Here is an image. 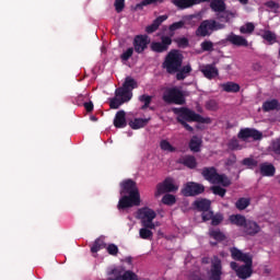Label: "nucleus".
Listing matches in <instances>:
<instances>
[{
    "label": "nucleus",
    "instance_id": "obj_1",
    "mask_svg": "<svg viewBox=\"0 0 280 280\" xmlns=\"http://www.w3.org/2000/svg\"><path fill=\"white\" fill-rule=\"evenodd\" d=\"M120 196H122L117 205L119 211L130 209L132 207H139L141 205V194L137 182L132 179H125L120 183Z\"/></svg>",
    "mask_w": 280,
    "mask_h": 280
},
{
    "label": "nucleus",
    "instance_id": "obj_2",
    "mask_svg": "<svg viewBox=\"0 0 280 280\" xmlns=\"http://www.w3.org/2000/svg\"><path fill=\"white\" fill-rule=\"evenodd\" d=\"M183 58L180 51L173 49L166 55L162 67L165 69L166 73L174 75V73L183 67Z\"/></svg>",
    "mask_w": 280,
    "mask_h": 280
},
{
    "label": "nucleus",
    "instance_id": "obj_3",
    "mask_svg": "<svg viewBox=\"0 0 280 280\" xmlns=\"http://www.w3.org/2000/svg\"><path fill=\"white\" fill-rule=\"evenodd\" d=\"M173 113L177 115V121L186 119V121H197V124H211V118H205L187 107H174Z\"/></svg>",
    "mask_w": 280,
    "mask_h": 280
},
{
    "label": "nucleus",
    "instance_id": "obj_4",
    "mask_svg": "<svg viewBox=\"0 0 280 280\" xmlns=\"http://www.w3.org/2000/svg\"><path fill=\"white\" fill-rule=\"evenodd\" d=\"M226 25L220 23L213 19L203 20L196 30V36L206 38V36H211L213 32H219V30H224Z\"/></svg>",
    "mask_w": 280,
    "mask_h": 280
},
{
    "label": "nucleus",
    "instance_id": "obj_5",
    "mask_svg": "<svg viewBox=\"0 0 280 280\" xmlns=\"http://www.w3.org/2000/svg\"><path fill=\"white\" fill-rule=\"evenodd\" d=\"M162 100L166 104H176L177 106H183L185 104V102H186L185 94L178 88H170V89H167L164 92V94L162 96Z\"/></svg>",
    "mask_w": 280,
    "mask_h": 280
},
{
    "label": "nucleus",
    "instance_id": "obj_6",
    "mask_svg": "<svg viewBox=\"0 0 280 280\" xmlns=\"http://www.w3.org/2000/svg\"><path fill=\"white\" fill-rule=\"evenodd\" d=\"M182 194L185 198L200 196V194H205V185L196 182H187L182 189Z\"/></svg>",
    "mask_w": 280,
    "mask_h": 280
},
{
    "label": "nucleus",
    "instance_id": "obj_7",
    "mask_svg": "<svg viewBox=\"0 0 280 280\" xmlns=\"http://www.w3.org/2000/svg\"><path fill=\"white\" fill-rule=\"evenodd\" d=\"M172 191H178V186L174 185V178L166 177L163 183L156 185L155 196L172 194Z\"/></svg>",
    "mask_w": 280,
    "mask_h": 280
},
{
    "label": "nucleus",
    "instance_id": "obj_8",
    "mask_svg": "<svg viewBox=\"0 0 280 280\" xmlns=\"http://www.w3.org/2000/svg\"><path fill=\"white\" fill-rule=\"evenodd\" d=\"M237 137L242 141H248V139H253L254 141H261V139H264V133L254 128H244L240 130Z\"/></svg>",
    "mask_w": 280,
    "mask_h": 280
},
{
    "label": "nucleus",
    "instance_id": "obj_9",
    "mask_svg": "<svg viewBox=\"0 0 280 280\" xmlns=\"http://www.w3.org/2000/svg\"><path fill=\"white\" fill-rule=\"evenodd\" d=\"M170 45H172V37L167 35L161 36V42H152L151 43V51L155 54H163L170 49Z\"/></svg>",
    "mask_w": 280,
    "mask_h": 280
},
{
    "label": "nucleus",
    "instance_id": "obj_10",
    "mask_svg": "<svg viewBox=\"0 0 280 280\" xmlns=\"http://www.w3.org/2000/svg\"><path fill=\"white\" fill-rule=\"evenodd\" d=\"M150 37L148 35H137L133 38V50L136 54H143L148 49Z\"/></svg>",
    "mask_w": 280,
    "mask_h": 280
},
{
    "label": "nucleus",
    "instance_id": "obj_11",
    "mask_svg": "<svg viewBox=\"0 0 280 280\" xmlns=\"http://www.w3.org/2000/svg\"><path fill=\"white\" fill-rule=\"evenodd\" d=\"M156 218V212L151 208L144 207L138 210V219L141 220V224L143 222H153Z\"/></svg>",
    "mask_w": 280,
    "mask_h": 280
},
{
    "label": "nucleus",
    "instance_id": "obj_12",
    "mask_svg": "<svg viewBox=\"0 0 280 280\" xmlns=\"http://www.w3.org/2000/svg\"><path fill=\"white\" fill-rule=\"evenodd\" d=\"M225 40L235 47H248V39L242 35H235V33H230Z\"/></svg>",
    "mask_w": 280,
    "mask_h": 280
},
{
    "label": "nucleus",
    "instance_id": "obj_13",
    "mask_svg": "<svg viewBox=\"0 0 280 280\" xmlns=\"http://www.w3.org/2000/svg\"><path fill=\"white\" fill-rule=\"evenodd\" d=\"M222 278V260L214 256L212 260V267H211V280H220Z\"/></svg>",
    "mask_w": 280,
    "mask_h": 280
},
{
    "label": "nucleus",
    "instance_id": "obj_14",
    "mask_svg": "<svg viewBox=\"0 0 280 280\" xmlns=\"http://www.w3.org/2000/svg\"><path fill=\"white\" fill-rule=\"evenodd\" d=\"M253 276V259L249 261H245V265L240 266V269L236 272V277L238 279H250Z\"/></svg>",
    "mask_w": 280,
    "mask_h": 280
},
{
    "label": "nucleus",
    "instance_id": "obj_15",
    "mask_svg": "<svg viewBox=\"0 0 280 280\" xmlns=\"http://www.w3.org/2000/svg\"><path fill=\"white\" fill-rule=\"evenodd\" d=\"M219 175L220 173L214 166L203 167L201 172V176H203L205 180L212 183V185H215V180H218Z\"/></svg>",
    "mask_w": 280,
    "mask_h": 280
},
{
    "label": "nucleus",
    "instance_id": "obj_16",
    "mask_svg": "<svg viewBox=\"0 0 280 280\" xmlns=\"http://www.w3.org/2000/svg\"><path fill=\"white\" fill-rule=\"evenodd\" d=\"M232 259H234L235 261H249L253 260V256H250V254H244L242 250L237 249V247H232L230 249Z\"/></svg>",
    "mask_w": 280,
    "mask_h": 280
},
{
    "label": "nucleus",
    "instance_id": "obj_17",
    "mask_svg": "<svg viewBox=\"0 0 280 280\" xmlns=\"http://www.w3.org/2000/svg\"><path fill=\"white\" fill-rule=\"evenodd\" d=\"M244 233L246 235H250L252 237L257 235V233H260L261 228L257 222L247 220L246 223L243 225Z\"/></svg>",
    "mask_w": 280,
    "mask_h": 280
},
{
    "label": "nucleus",
    "instance_id": "obj_18",
    "mask_svg": "<svg viewBox=\"0 0 280 280\" xmlns=\"http://www.w3.org/2000/svg\"><path fill=\"white\" fill-rule=\"evenodd\" d=\"M180 165L188 167V170H196L198 167V161L194 155H184L178 160Z\"/></svg>",
    "mask_w": 280,
    "mask_h": 280
},
{
    "label": "nucleus",
    "instance_id": "obj_19",
    "mask_svg": "<svg viewBox=\"0 0 280 280\" xmlns=\"http://www.w3.org/2000/svg\"><path fill=\"white\" fill-rule=\"evenodd\" d=\"M201 73L207 80H213L220 75V71L213 65H206L201 69Z\"/></svg>",
    "mask_w": 280,
    "mask_h": 280
},
{
    "label": "nucleus",
    "instance_id": "obj_20",
    "mask_svg": "<svg viewBox=\"0 0 280 280\" xmlns=\"http://www.w3.org/2000/svg\"><path fill=\"white\" fill-rule=\"evenodd\" d=\"M259 172L262 176L272 177L277 174V168L268 162L259 164Z\"/></svg>",
    "mask_w": 280,
    "mask_h": 280
},
{
    "label": "nucleus",
    "instance_id": "obj_21",
    "mask_svg": "<svg viewBox=\"0 0 280 280\" xmlns=\"http://www.w3.org/2000/svg\"><path fill=\"white\" fill-rule=\"evenodd\" d=\"M164 21H167V15H160L158 16L151 25H148L145 27V32L147 34H154V32H156V30H159V27H161V25L164 23Z\"/></svg>",
    "mask_w": 280,
    "mask_h": 280
},
{
    "label": "nucleus",
    "instance_id": "obj_22",
    "mask_svg": "<svg viewBox=\"0 0 280 280\" xmlns=\"http://www.w3.org/2000/svg\"><path fill=\"white\" fill-rule=\"evenodd\" d=\"M115 128H126L128 122L126 121V112L124 109L118 110L114 118Z\"/></svg>",
    "mask_w": 280,
    "mask_h": 280
},
{
    "label": "nucleus",
    "instance_id": "obj_23",
    "mask_svg": "<svg viewBox=\"0 0 280 280\" xmlns=\"http://www.w3.org/2000/svg\"><path fill=\"white\" fill-rule=\"evenodd\" d=\"M115 96L120 98L122 102H130L132 100V92L124 86L116 89Z\"/></svg>",
    "mask_w": 280,
    "mask_h": 280
},
{
    "label": "nucleus",
    "instance_id": "obj_24",
    "mask_svg": "<svg viewBox=\"0 0 280 280\" xmlns=\"http://www.w3.org/2000/svg\"><path fill=\"white\" fill-rule=\"evenodd\" d=\"M264 113H270V110H280V103L277 98L266 101L262 103Z\"/></svg>",
    "mask_w": 280,
    "mask_h": 280
},
{
    "label": "nucleus",
    "instance_id": "obj_25",
    "mask_svg": "<svg viewBox=\"0 0 280 280\" xmlns=\"http://www.w3.org/2000/svg\"><path fill=\"white\" fill-rule=\"evenodd\" d=\"M150 121V118H135L129 121L130 128L132 130H139L140 128H145Z\"/></svg>",
    "mask_w": 280,
    "mask_h": 280
},
{
    "label": "nucleus",
    "instance_id": "obj_26",
    "mask_svg": "<svg viewBox=\"0 0 280 280\" xmlns=\"http://www.w3.org/2000/svg\"><path fill=\"white\" fill-rule=\"evenodd\" d=\"M173 5L178 8V10H189V8H194V0H172Z\"/></svg>",
    "mask_w": 280,
    "mask_h": 280
},
{
    "label": "nucleus",
    "instance_id": "obj_27",
    "mask_svg": "<svg viewBox=\"0 0 280 280\" xmlns=\"http://www.w3.org/2000/svg\"><path fill=\"white\" fill-rule=\"evenodd\" d=\"M188 148L190 152H200V148H202V139L198 136H192L188 143Z\"/></svg>",
    "mask_w": 280,
    "mask_h": 280
},
{
    "label": "nucleus",
    "instance_id": "obj_28",
    "mask_svg": "<svg viewBox=\"0 0 280 280\" xmlns=\"http://www.w3.org/2000/svg\"><path fill=\"white\" fill-rule=\"evenodd\" d=\"M209 237L215 240V242H224L226 240V235L220 231V229L210 228L208 232Z\"/></svg>",
    "mask_w": 280,
    "mask_h": 280
},
{
    "label": "nucleus",
    "instance_id": "obj_29",
    "mask_svg": "<svg viewBox=\"0 0 280 280\" xmlns=\"http://www.w3.org/2000/svg\"><path fill=\"white\" fill-rule=\"evenodd\" d=\"M198 211H209L211 209V201L209 199L196 200L192 203Z\"/></svg>",
    "mask_w": 280,
    "mask_h": 280
},
{
    "label": "nucleus",
    "instance_id": "obj_30",
    "mask_svg": "<svg viewBox=\"0 0 280 280\" xmlns=\"http://www.w3.org/2000/svg\"><path fill=\"white\" fill-rule=\"evenodd\" d=\"M230 223L234 224L235 226H243L246 224L248 220H246V217L242 214H232L229 217Z\"/></svg>",
    "mask_w": 280,
    "mask_h": 280
},
{
    "label": "nucleus",
    "instance_id": "obj_31",
    "mask_svg": "<svg viewBox=\"0 0 280 280\" xmlns=\"http://www.w3.org/2000/svg\"><path fill=\"white\" fill-rule=\"evenodd\" d=\"M176 73V80L180 81V80H185V78H187V75H189L191 73V66L190 65H186V66H182L180 68H178V71L175 72Z\"/></svg>",
    "mask_w": 280,
    "mask_h": 280
},
{
    "label": "nucleus",
    "instance_id": "obj_32",
    "mask_svg": "<svg viewBox=\"0 0 280 280\" xmlns=\"http://www.w3.org/2000/svg\"><path fill=\"white\" fill-rule=\"evenodd\" d=\"M221 89L225 93H240V84L235 82H226L221 84Z\"/></svg>",
    "mask_w": 280,
    "mask_h": 280
},
{
    "label": "nucleus",
    "instance_id": "obj_33",
    "mask_svg": "<svg viewBox=\"0 0 280 280\" xmlns=\"http://www.w3.org/2000/svg\"><path fill=\"white\" fill-rule=\"evenodd\" d=\"M210 8L213 10V12H224L226 10V3H224V0H210Z\"/></svg>",
    "mask_w": 280,
    "mask_h": 280
},
{
    "label": "nucleus",
    "instance_id": "obj_34",
    "mask_svg": "<svg viewBox=\"0 0 280 280\" xmlns=\"http://www.w3.org/2000/svg\"><path fill=\"white\" fill-rule=\"evenodd\" d=\"M104 248H106V242H104V237H98L94 241L91 253H100Z\"/></svg>",
    "mask_w": 280,
    "mask_h": 280
},
{
    "label": "nucleus",
    "instance_id": "obj_35",
    "mask_svg": "<svg viewBox=\"0 0 280 280\" xmlns=\"http://www.w3.org/2000/svg\"><path fill=\"white\" fill-rule=\"evenodd\" d=\"M124 272V268L117 267L108 271V277L110 280H121Z\"/></svg>",
    "mask_w": 280,
    "mask_h": 280
},
{
    "label": "nucleus",
    "instance_id": "obj_36",
    "mask_svg": "<svg viewBox=\"0 0 280 280\" xmlns=\"http://www.w3.org/2000/svg\"><path fill=\"white\" fill-rule=\"evenodd\" d=\"M138 86L139 84L131 77H127L122 83V88L127 89L130 93H132L133 89H137Z\"/></svg>",
    "mask_w": 280,
    "mask_h": 280
},
{
    "label": "nucleus",
    "instance_id": "obj_37",
    "mask_svg": "<svg viewBox=\"0 0 280 280\" xmlns=\"http://www.w3.org/2000/svg\"><path fill=\"white\" fill-rule=\"evenodd\" d=\"M236 209L238 211H244V209H248L250 207V198L242 197L235 202Z\"/></svg>",
    "mask_w": 280,
    "mask_h": 280
},
{
    "label": "nucleus",
    "instance_id": "obj_38",
    "mask_svg": "<svg viewBox=\"0 0 280 280\" xmlns=\"http://www.w3.org/2000/svg\"><path fill=\"white\" fill-rule=\"evenodd\" d=\"M139 102L143 104L140 107V110H147V108H150V104H152V96L148 94H142L139 96Z\"/></svg>",
    "mask_w": 280,
    "mask_h": 280
},
{
    "label": "nucleus",
    "instance_id": "obj_39",
    "mask_svg": "<svg viewBox=\"0 0 280 280\" xmlns=\"http://www.w3.org/2000/svg\"><path fill=\"white\" fill-rule=\"evenodd\" d=\"M261 38H264V40H267L269 45H275V43H277V34H275L272 31H264Z\"/></svg>",
    "mask_w": 280,
    "mask_h": 280
},
{
    "label": "nucleus",
    "instance_id": "obj_40",
    "mask_svg": "<svg viewBox=\"0 0 280 280\" xmlns=\"http://www.w3.org/2000/svg\"><path fill=\"white\" fill-rule=\"evenodd\" d=\"M217 185H222V187H231V180L229 179V176L224 174H219L215 180Z\"/></svg>",
    "mask_w": 280,
    "mask_h": 280
},
{
    "label": "nucleus",
    "instance_id": "obj_41",
    "mask_svg": "<svg viewBox=\"0 0 280 280\" xmlns=\"http://www.w3.org/2000/svg\"><path fill=\"white\" fill-rule=\"evenodd\" d=\"M242 34H253L255 32V24L253 22H247L245 25L240 27Z\"/></svg>",
    "mask_w": 280,
    "mask_h": 280
},
{
    "label": "nucleus",
    "instance_id": "obj_42",
    "mask_svg": "<svg viewBox=\"0 0 280 280\" xmlns=\"http://www.w3.org/2000/svg\"><path fill=\"white\" fill-rule=\"evenodd\" d=\"M162 202L167 207H172L173 205H176V196L166 194L163 196Z\"/></svg>",
    "mask_w": 280,
    "mask_h": 280
},
{
    "label": "nucleus",
    "instance_id": "obj_43",
    "mask_svg": "<svg viewBox=\"0 0 280 280\" xmlns=\"http://www.w3.org/2000/svg\"><path fill=\"white\" fill-rule=\"evenodd\" d=\"M160 148L164 152H176V148L173 147L172 143H170L167 140H161Z\"/></svg>",
    "mask_w": 280,
    "mask_h": 280
},
{
    "label": "nucleus",
    "instance_id": "obj_44",
    "mask_svg": "<svg viewBox=\"0 0 280 280\" xmlns=\"http://www.w3.org/2000/svg\"><path fill=\"white\" fill-rule=\"evenodd\" d=\"M139 236L141 240H152L154 233L152 232V230H147V228H142L139 231Z\"/></svg>",
    "mask_w": 280,
    "mask_h": 280
},
{
    "label": "nucleus",
    "instance_id": "obj_45",
    "mask_svg": "<svg viewBox=\"0 0 280 280\" xmlns=\"http://www.w3.org/2000/svg\"><path fill=\"white\" fill-rule=\"evenodd\" d=\"M242 163L249 170H255V167H257V165H259V162H257V160L252 159V158H245Z\"/></svg>",
    "mask_w": 280,
    "mask_h": 280
},
{
    "label": "nucleus",
    "instance_id": "obj_46",
    "mask_svg": "<svg viewBox=\"0 0 280 280\" xmlns=\"http://www.w3.org/2000/svg\"><path fill=\"white\" fill-rule=\"evenodd\" d=\"M183 27H185V21H179V22H175L173 24L170 25L168 30L171 32V38L172 36H174V32H176V30H183Z\"/></svg>",
    "mask_w": 280,
    "mask_h": 280
},
{
    "label": "nucleus",
    "instance_id": "obj_47",
    "mask_svg": "<svg viewBox=\"0 0 280 280\" xmlns=\"http://www.w3.org/2000/svg\"><path fill=\"white\" fill-rule=\"evenodd\" d=\"M121 104H126L119 96H115L114 98L110 100L109 102V108L117 110Z\"/></svg>",
    "mask_w": 280,
    "mask_h": 280
},
{
    "label": "nucleus",
    "instance_id": "obj_48",
    "mask_svg": "<svg viewBox=\"0 0 280 280\" xmlns=\"http://www.w3.org/2000/svg\"><path fill=\"white\" fill-rule=\"evenodd\" d=\"M224 222V215L222 213H217L212 215L211 225L212 226H220Z\"/></svg>",
    "mask_w": 280,
    "mask_h": 280
},
{
    "label": "nucleus",
    "instance_id": "obj_49",
    "mask_svg": "<svg viewBox=\"0 0 280 280\" xmlns=\"http://www.w3.org/2000/svg\"><path fill=\"white\" fill-rule=\"evenodd\" d=\"M106 250L112 257H117V255H119V247L114 243L108 244Z\"/></svg>",
    "mask_w": 280,
    "mask_h": 280
},
{
    "label": "nucleus",
    "instance_id": "obj_50",
    "mask_svg": "<svg viewBox=\"0 0 280 280\" xmlns=\"http://www.w3.org/2000/svg\"><path fill=\"white\" fill-rule=\"evenodd\" d=\"M132 54H135V48L129 47L126 51H124L120 55V60L122 62H128V60H130V58H132Z\"/></svg>",
    "mask_w": 280,
    "mask_h": 280
},
{
    "label": "nucleus",
    "instance_id": "obj_51",
    "mask_svg": "<svg viewBox=\"0 0 280 280\" xmlns=\"http://www.w3.org/2000/svg\"><path fill=\"white\" fill-rule=\"evenodd\" d=\"M211 191L212 194H214V196H220L221 198H224V196H226V189L222 188L221 186H212Z\"/></svg>",
    "mask_w": 280,
    "mask_h": 280
},
{
    "label": "nucleus",
    "instance_id": "obj_52",
    "mask_svg": "<svg viewBox=\"0 0 280 280\" xmlns=\"http://www.w3.org/2000/svg\"><path fill=\"white\" fill-rule=\"evenodd\" d=\"M229 150L235 151V150H242V147L240 145V140L237 138H233L228 143Z\"/></svg>",
    "mask_w": 280,
    "mask_h": 280
},
{
    "label": "nucleus",
    "instance_id": "obj_53",
    "mask_svg": "<svg viewBox=\"0 0 280 280\" xmlns=\"http://www.w3.org/2000/svg\"><path fill=\"white\" fill-rule=\"evenodd\" d=\"M120 280H139L137 273L132 272L131 270L124 271L122 278Z\"/></svg>",
    "mask_w": 280,
    "mask_h": 280
},
{
    "label": "nucleus",
    "instance_id": "obj_54",
    "mask_svg": "<svg viewBox=\"0 0 280 280\" xmlns=\"http://www.w3.org/2000/svg\"><path fill=\"white\" fill-rule=\"evenodd\" d=\"M114 7L118 14L124 12V8H126V0H115Z\"/></svg>",
    "mask_w": 280,
    "mask_h": 280
},
{
    "label": "nucleus",
    "instance_id": "obj_55",
    "mask_svg": "<svg viewBox=\"0 0 280 280\" xmlns=\"http://www.w3.org/2000/svg\"><path fill=\"white\" fill-rule=\"evenodd\" d=\"M175 43H177V47H180L182 49L189 47V39L187 37H179L175 39Z\"/></svg>",
    "mask_w": 280,
    "mask_h": 280
},
{
    "label": "nucleus",
    "instance_id": "obj_56",
    "mask_svg": "<svg viewBox=\"0 0 280 280\" xmlns=\"http://www.w3.org/2000/svg\"><path fill=\"white\" fill-rule=\"evenodd\" d=\"M202 51H213V42L205 40L201 43Z\"/></svg>",
    "mask_w": 280,
    "mask_h": 280
},
{
    "label": "nucleus",
    "instance_id": "obj_57",
    "mask_svg": "<svg viewBox=\"0 0 280 280\" xmlns=\"http://www.w3.org/2000/svg\"><path fill=\"white\" fill-rule=\"evenodd\" d=\"M217 19L221 23H229V21H231V16H229V13H224V12L218 13Z\"/></svg>",
    "mask_w": 280,
    "mask_h": 280
},
{
    "label": "nucleus",
    "instance_id": "obj_58",
    "mask_svg": "<svg viewBox=\"0 0 280 280\" xmlns=\"http://www.w3.org/2000/svg\"><path fill=\"white\" fill-rule=\"evenodd\" d=\"M265 5H266V8H269V10H273V12H278L279 8H280L279 3H277V2H275L272 0L267 1L265 3Z\"/></svg>",
    "mask_w": 280,
    "mask_h": 280
},
{
    "label": "nucleus",
    "instance_id": "obj_59",
    "mask_svg": "<svg viewBox=\"0 0 280 280\" xmlns=\"http://www.w3.org/2000/svg\"><path fill=\"white\" fill-rule=\"evenodd\" d=\"M201 218L203 220V222H209V220H212L213 218V211H203L201 214Z\"/></svg>",
    "mask_w": 280,
    "mask_h": 280
},
{
    "label": "nucleus",
    "instance_id": "obj_60",
    "mask_svg": "<svg viewBox=\"0 0 280 280\" xmlns=\"http://www.w3.org/2000/svg\"><path fill=\"white\" fill-rule=\"evenodd\" d=\"M177 122L180 124L185 128V130H187L188 132H194V127L187 124V119H182Z\"/></svg>",
    "mask_w": 280,
    "mask_h": 280
},
{
    "label": "nucleus",
    "instance_id": "obj_61",
    "mask_svg": "<svg viewBox=\"0 0 280 280\" xmlns=\"http://www.w3.org/2000/svg\"><path fill=\"white\" fill-rule=\"evenodd\" d=\"M206 107L208 110H215V108H218V103L213 100L208 101Z\"/></svg>",
    "mask_w": 280,
    "mask_h": 280
},
{
    "label": "nucleus",
    "instance_id": "obj_62",
    "mask_svg": "<svg viewBox=\"0 0 280 280\" xmlns=\"http://www.w3.org/2000/svg\"><path fill=\"white\" fill-rule=\"evenodd\" d=\"M142 226L149 231L156 229V225L152 221H143Z\"/></svg>",
    "mask_w": 280,
    "mask_h": 280
},
{
    "label": "nucleus",
    "instance_id": "obj_63",
    "mask_svg": "<svg viewBox=\"0 0 280 280\" xmlns=\"http://www.w3.org/2000/svg\"><path fill=\"white\" fill-rule=\"evenodd\" d=\"M83 106H84L86 113H93L94 105L91 101L88 103H84Z\"/></svg>",
    "mask_w": 280,
    "mask_h": 280
},
{
    "label": "nucleus",
    "instance_id": "obj_64",
    "mask_svg": "<svg viewBox=\"0 0 280 280\" xmlns=\"http://www.w3.org/2000/svg\"><path fill=\"white\" fill-rule=\"evenodd\" d=\"M230 268L237 273V270H240V265L237 262H235V261H232L230 264Z\"/></svg>",
    "mask_w": 280,
    "mask_h": 280
}]
</instances>
